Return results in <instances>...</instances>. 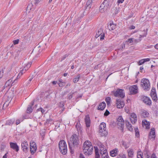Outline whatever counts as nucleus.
Wrapping results in <instances>:
<instances>
[{
  "label": "nucleus",
  "instance_id": "1",
  "mask_svg": "<svg viewBox=\"0 0 158 158\" xmlns=\"http://www.w3.org/2000/svg\"><path fill=\"white\" fill-rule=\"evenodd\" d=\"M83 152L85 155H91L93 151V147L90 141L84 142L83 146Z\"/></svg>",
  "mask_w": 158,
  "mask_h": 158
},
{
  "label": "nucleus",
  "instance_id": "2",
  "mask_svg": "<svg viewBox=\"0 0 158 158\" xmlns=\"http://www.w3.org/2000/svg\"><path fill=\"white\" fill-rule=\"evenodd\" d=\"M79 140L78 136L76 134L73 135L70 138V142H69V144L70 149L72 150L73 148H74L79 144Z\"/></svg>",
  "mask_w": 158,
  "mask_h": 158
},
{
  "label": "nucleus",
  "instance_id": "3",
  "mask_svg": "<svg viewBox=\"0 0 158 158\" xmlns=\"http://www.w3.org/2000/svg\"><path fill=\"white\" fill-rule=\"evenodd\" d=\"M140 85L142 88L145 91L149 90L151 87L149 81L146 78L142 79Z\"/></svg>",
  "mask_w": 158,
  "mask_h": 158
},
{
  "label": "nucleus",
  "instance_id": "4",
  "mask_svg": "<svg viewBox=\"0 0 158 158\" xmlns=\"http://www.w3.org/2000/svg\"><path fill=\"white\" fill-rule=\"evenodd\" d=\"M59 147L61 153L63 155L66 154L67 152V148L65 142L63 140H60L59 143Z\"/></svg>",
  "mask_w": 158,
  "mask_h": 158
},
{
  "label": "nucleus",
  "instance_id": "5",
  "mask_svg": "<svg viewBox=\"0 0 158 158\" xmlns=\"http://www.w3.org/2000/svg\"><path fill=\"white\" fill-rule=\"evenodd\" d=\"M99 132L102 136L107 135V132L106 131V124L105 123L103 122L100 124Z\"/></svg>",
  "mask_w": 158,
  "mask_h": 158
},
{
  "label": "nucleus",
  "instance_id": "6",
  "mask_svg": "<svg viewBox=\"0 0 158 158\" xmlns=\"http://www.w3.org/2000/svg\"><path fill=\"white\" fill-rule=\"evenodd\" d=\"M114 95L116 97H119L122 98L125 96V93L124 90L122 89H118L116 91H113Z\"/></svg>",
  "mask_w": 158,
  "mask_h": 158
},
{
  "label": "nucleus",
  "instance_id": "7",
  "mask_svg": "<svg viewBox=\"0 0 158 158\" xmlns=\"http://www.w3.org/2000/svg\"><path fill=\"white\" fill-rule=\"evenodd\" d=\"M30 146L31 154L33 155L37 149L36 144L35 142L31 141L30 142Z\"/></svg>",
  "mask_w": 158,
  "mask_h": 158
},
{
  "label": "nucleus",
  "instance_id": "8",
  "mask_svg": "<svg viewBox=\"0 0 158 158\" xmlns=\"http://www.w3.org/2000/svg\"><path fill=\"white\" fill-rule=\"evenodd\" d=\"M99 36H100L101 40L104 39L105 37L104 33L103 32V29L102 28L99 29L96 33L95 37L97 38Z\"/></svg>",
  "mask_w": 158,
  "mask_h": 158
},
{
  "label": "nucleus",
  "instance_id": "9",
  "mask_svg": "<svg viewBox=\"0 0 158 158\" xmlns=\"http://www.w3.org/2000/svg\"><path fill=\"white\" fill-rule=\"evenodd\" d=\"M129 91L130 94H135L138 92V88L136 85H133L130 87Z\"/></svg>",
  "mask_w": 158,
  "mask_h": 158
},
{
  "label": "nucleus",
  "instance_id": "10",
  "mask_svg": "<svg viewBox=\"0 0 158 158\" xmlns=\"http://www.w3.org/2000/svg\"><path fill=\"white\" fill-rule=\"evenodd\" d=\"M151 96L152 100L155 101L157 100V96L156 92V89L152 87L150 93Z\"/></svg>",
  "mask_w": 158,
  "mask_h": 158
},
{
  "label": "nucleus",
  "instance_id": "11",
  "mask_svg": "<svg viewBox=\"0 0 158 158\" xmlns=\"http://www.w3.org/2000/svg\"><path fill=\"white\" fill-rule=\"evenodd\" d=\"M22 150L25 152H27L28 150V145L27 141H24L21 143Z\"/></svg>",
  "mask_w": 158,
  "mask_h": 158
},
{
  "label": "nucleus",
  "instance_id": "12",
  "mask_svg": "<svg viewBox=\"0 0 158 158\" xmlns=\"http://www.w3.org/2000/svg\"><path fill=\"white\" fill-rule=\"evenodd\" d=\"M141 98L143 102L146 104L148 105H150L151 104V101L148 97L142 96Z\"/></svg>",
  "mask_w": 158,
  "mask_h": 158
},
{
  "label": "nucleus",
  "instance_id": "13",
  "mask_svg": "<svg viewBox=\"0 0 158 158\" xmlns=\"http://www.w3.org/2000/svg\"><path fill=\"white\" fill-rule=\"evenodd\" d=\"M130 120L132 124H134L137 121V116L136 114L134 113H131L130 114Z\"/></svg>",
  "mask_w": 158,
  "mask_h": 158
},
{
  "label": "nucleus",
  "instance_id": "14",
  "mask_svg": "<svg viewBox=\"0 0 158 158\" xmlns=\"http://www.w3.org/2000/svg\"><path fill=\"white\" fill-rule=\"evenodd\" d=\"M117 124L120 127H122L124 124V122L122 116H119L117 119Z\"/></svg>",
  "mask_w": 158,
  "mask_h": 158
},
{
  "label": "nucleus",
  "instance_id": "15",
  "mask_svg": "<svg viewBox=\"0 0 158 158\" xmlns=\"http://www.w3.org/2000/svg\"><path fill=\"white\" fill-rule=\"evenodd\" d=\"M116 102L117 106L118 108H121L124 107V103L122 100L117 99Z\"/></svg>",
  "mask_w": 158,
  "mask_h": 158
},
{
  "label": "nucleus",
  "instance_id": "16",
  "mask_svg": "<svg viewBox=\"0 0 158 158\" xmlns=\"http://www.w3.org/2000/svg\"><path fill=\"white\" fill-rule=\"evenodd\" d=\"M142 125L143 127H145L147 129H148L150 128V123L146 119L143 120Z\"/></svg>",
  "mask_w": 158,
  "mask_h": 158
},
{
  "label": "nucleus",
  "instance_id": "17",
  "mask_svg": "<svg viewBox=\"0 0 158 158\" xmlns=\"http://www.w3.org/2000/svg\"><path fill=\"white\" fill-rule=\"evenodd\" d=\"M10 148L16 152L19 150V147L16 143L10 142Z\"/></svg>",
  "mask_w": 158,
  "mask_h": 158
},
{
  "label": "nucleus",
  "instance_id": "18",
  "mask_svg": "<svg viewBox=\"0 0 158 158\" xmlns=\"http://www.w3.org/2000/svg\"><path fill=\"white\" fill-rule=\"evenodd\" d=\"M155 129L154 128H152L151 129V131H150L149 135V139H155Z\"/></svg>",
  "mask_w": 158,
  "mask_h": 158
},
{
  "label": "nucleus",
  "instance_id": "19",
  "mask_svg": "<svg viewBox=\"0 0 158 158\" xmlns=\"http://www.w3.org/2000/svg\"><path fill=\"white\" fill-rule=\"evenodd\" d=\"M142 32H143V33H140L139 34V39L138 40H135V41L136 42H139L141 40V39H140L142 37H144L146 36L147 35V32L145 30H144Z\"/></svg>",
  "mask_w": 158,
  "mask_h": 158
},
{
  "label": "nucleus",
  "instance_id": "20",
  "mask_svg": "<svg viewBox=\"0 0 158 158\" xmlns=\"http://www.w3.org/2000/svg\"><path fill=\"white\" fill-rule=\"evenodd\" d=\"M16 79H15L14 80V81H13L12 83V80L11 79L8 80L5 83V86L6 87H7L8 86H10L14 85L15 84H14V82H16Z\"/></svg>",
  "mask_w": 158,
  "mask_h": 158
},
{
  "label": "nucleus",
  "instance_id": "21",
  "mask_svg": "<svg viewBox=\"0 0 158 158\" xmlns=\"http://www.w3.org/2000/svg\"><path fill=\"white\" fill-rule=\"evenodd\" d=\"M85 121L87 127H89L90 124V120L89 116H86L85 118Z\"/></svg>",
  "mask_w": 158,
  "mask_h": 158
},
{
  "label": "nucleus",
  "instance_id": "22",
  "mask_svg": "<svg viewBox=\"0 0 158 158\" xmlns=\"http://www.w3.org/2000/svg\"><path fill=\"white\" fill-rule=\"evenodd\" d=\"M118 151L117 148H115L110 151V153L111 156L114 157L116 156L118 153Z\"/></svg>",
  "mask_w": 158,
  "mask_h": 158
},
{
  "label": "nucleus",
  "instance_id": "23",
  "mask_svg": "<svg viewBox=\"0 0 158 158\" xmlns=\"http://www.w3.org/2000/svg\"><path fill=\"white\" fill-rule=\"evenodd\" d=\"M142 117L144 118L148 117L149 116V113L146 110H142L141 111Z\"/></svg>",
  "mask_w": 158,
  "mask_h": 158
},
{
  "label": "nucleus",
  "instance_id": "24",
  "mask_svg": "<svg viewBox=\"0 0 158 158\" xmlns=\"http://www.w3.org/2000/svg\"><path fill=\"white\" fill-rule=\"evenodd\" d=\"M116 27V25L113 23V22H112L110 23L108 26L109 30L110 31H112L114 30Z\"/></svg>",
  "mask_w": 158,
  "mask_h": 158
},
{
  "label": "nucleus",
  "instance_id": "25",
  "mask_svg": "<svg viewBox=\"0 0 158 158\" xmlns=\"http://www.w3.org/2000/svg\"><path fill=\"white\" fill-rule=\"evenodd\" d=\"M106 104L104 102H103L99 104L98 107V110H103L106 107Z\"/></svg>",
  "mask_w": 158,
  "mask_h": 158
},
{
  "label": "nucleus",
  "instance_id": "26",
  "mask_svg": "<svg viewBox=\"0 0 158 158\" xmlns=\"http://www.w3.org/2000/svg\"><path fill=\"white\" fill-rule=\"evenodd\" d=\"M126 125L128 129L130 131H133V128L131 123L128 121H126Z\"/></svg>",
  "mask_w": 158,
  "mask_h": 158
},
{
  "label": "nucleus",
  "instance_id": "27",
  "mask_svg": "<svg viewBox=\"0 0 158 158\" xmlns=\"http://www.w3.org/2000/svg\"><path fill=\"white\" fill-rule=\"evenodd\" d=\"M100 152L102 158H108L106 150H104V151Z\"/></svg>",
  "mask_w": 158,
  "mask_h": 158
},
{
  "label": "nucleus",
  "instance_id": "28",
  "mask_svg": "<svg viewBox=\"0 0 158 158\" xmlns=\"http://www.w3.org/2000/svg\"><path fill=\"white\" fill-rule=\"evenodd\" d=\"M128 156L130 158H132L134 154L133 150L132 149H130L127 150Z\"/></svg>",
  "mask_w": 158,
  "mask_h": 158
},
{
  "label": "nucleus",
  "instance_id": "29",
  "mask_svg": "<svg viewBox=\"0 0 158 158\" xmlns=\"http://www.w3.org/2000/svg\"><path fill=\"white\" fill-rule=\"evenodd\" d=\"M31 64L32 63L30 62L29 63H28L26 65L24 68L22 69L24 70V71L23 72V73H24L25 71H27L28 69L31 67Z\"/></svg>",
  "mask_w": 158,
  "mask_h": 158
},
{
  "label": "nucleus",
  "instance_id": "30",
  "mask_svg": "<svg viewBox=\"0 0 158 158\" xmlns=\"http://www.w3.org/2000/svg\"><path fill=\"white\" fill-rule=\"evenodd\" d=\"M34 102L32 103L31 105H29L27 109V113H30L32 112V109L31 106L33 105Z\"/></svg>",
  "mask_w": 158,
  "mask_h": 158
},
{
  "label": "nucleus",
  "instance_id": "31",
  "mask_svg": "<svg viewBox=\"0 0 158 158\" xmlns=\"http://www.w3.org/2000/svg\"><path fill=\"white\" fill-rule=\"evenodd\" d=\"M14 121L15 120L14 119L7 120L6 121V125H11L13 124Z\"/></svg>",
  "mask_w": 158,
  "mask_h": 158
},
{
  "label": "nucleus",
  "instance_id": "32",
  "mask_svg": "<svg viewBox=\"0 0 158 158\" xmlns=\"http://www.w3.org/2000/svg\"><path fill=\"white\" fill-rule=\"evenodd\" d=\"M80 78V74H78L73 79V81L74 83H77L79 80Z\"/></svg>",
  "mask_w": 158,
  "mask_h": 158
},
{
  "label": "nucleus",
  "instance_id": "33",
  "mask_svg": "<svg viewBox=\"0 0 158 158\" xmlns=\"http://www.w3.org/2000/svg\"><path fill=\"white\" fill-rule=\"evenodd\" d=\"M95 153V158H100V155L98 152V150L97 147H94Z\"/></svg>",
  "mask_w": 158,
  "mask_h": 158
},
{
  "label": "nucleus",
  "instance_id": "34",
  "mask_svg": "<svg viewBox=\"0 0 158 158\" xmlns=\"http://www.w3.org/2000/svg\"><path fill=\"white\" fill-rule=\"evenodd\" d=\"M134 129L135 132V135L137 137H139V132L138 128H135Z\"/></svg>",
  "mask_w": 158,
  "mask_h": 158
},
{
  "label": "nucleus",
  "instance_id": "35",
  "mask_svg": "<svg viewBox=\"0 0 158 158\" xmlns=\"http://www.w3.org/2000/svg\"><path fill=\"white\" fill-rule=\"evenodd\" d=\"M137 158H143V155L142 152L141 151L137 152Z\"/></svg>",
  "mask_w": 158,
  "mask_h": 158
},
{
  "label": "nucleus",
  "instance_id": "36",
  "mask_svg": "<svg viewBox=\"0 0 158 158\" xmlns=\"http://www.w3.org/2000/svg\"><path fill=\"white\" fill-rule=\"evenodd\" d=\"M122 143L123 146L125 148V149H127L129 147L127 143L124 141H122Z\"/></svg>",
  "mask_w": 158,
  "mask_h": 158
},
{
  "label": "nucleus",
  "instance_id": "37",
  "mask_svg": "<svg viewBox=\"0 0 158 158\" xmlns=\"http://www.w3.org/2000/svg\"><path fill=\"white\" fill-rule=\"evenodd\" d=\"M24 71V70H21L20 73H19L18 76L17 77V78L16 79V80L17 79L19 78L20 77L23 75Z\"/></svg>",
  "mask_w": 158,
  "mask_h": 158
},
{
  "label": "nucleus",
  "instance_id": "38",
  "mask_svg": "<svg viewBox=\"0 0 158 158\" xmlns=\"http://www.w3.org/2000/svg\"><path fill=\"white\" fill-rule=\"evenodd\" d=\"M146 158H157L155 154H153L152 156H150L148 154H147L146 156Z\"/></svg>",
  "mask_w": 158,
  "mask_h": 158
},
{
  "label": "nucleus",
  "instance_id": "39",
  "mask_svg": "<svg viewBox=\"0 0 158 158\" xmlns=\"http://www.w3.org/2000/svg\"><path fill=\"white\" fill-rule=\"evenodd\" d=\"M104 4H102L99 7V10L100 11L101 13H103L104 11V10H103L104 8L103 7H104Z\"/></svg>",
  "mask_w": 158,
  "mask_h": 158
},
{
  "label": "nucleus",
  "instance_id": "40",
  "mask_svg": "<svg viewBox=\"0 0 158 158\" xmlns=\"http://www.w3.org/2000/svg\"><path fill=\"white\" fill-rule=\"evenodd\" d=\"M144 63V60L143 59L139 60L137 63L139 65H140Z\"/></svg>",
  "mask_w": 158,
  "mask_h": 158
},
{
  "label": "nucleus",
  "instance_id": "41",
  "mask_svg": "<svg viewBox=\"0 0 158 158\" xmlns=\"http://www.w3.org/2000/svg\"><path fill=\"white\" fill-rule=\"evenodd\" d=\"M117 158H126V157L124 154H120L117 156Z\"/></svg>",
  "mask_w": 158,
  "mask_h": 158
},
{
  "label": "nucleus",
  "instance_id": "42",
  "mask_svg": "<svg viewBox=\"0 0 158 158\" xmlns=\"http://www.w3.org/2000/svg\"><path fill=\"white\" fill-rule=\"evenodd\" d=\"M105 101L107 103V104H109L110 103V98L109 97L106 98L105 99Z\"/></svg>",
  "mask_w": 158,
  "mask_h": 158
},
{
  "label": "nucleus",
  "instance_id": "43",
  "mask_svg": "<svg viewBox=\"0 0 158 158\" xmlns=\"http://www.w3.org/2000/svg\"><path fill=\"white\" fill-rule=\"evenodd\" d=\"M9 104V102H8L6 101L3 104V108H6V107L8 106Z\"/></svg>",
  "mask_w": 158,
  "mask_h": 158
},
{
  "label": "nucleus",
  "instance_id": "44",
  "mask_svg": "<svg viewBox=\"0 0 158 158\" xmlns=\"http://www.w3.org/2000/svg\"><path fill=\"white\" fill-rule=\"evenodd\" d=\"M133 38H130L128 39L126 41V42H129V43H131L133 42Z\"/></svg>",
  "mask_w": 158,
  "mask_h": 158
},
{
  "label": "nucleus",
  "instance_id": "45",
  "mask_svg": "<svg viewBox=\"0 0 158 158\" xmlns=\"http://www.w3.org/2000/svg\"><path fill=\"white\" fill-rule=\"evenodd\" d=\"M19 39H17L16 40H15L13 41V44H16L19 43Z\"/></svg>",
  "mask_w": 158,
  "mask_h": 158
},
{
  "label": "nucleus",
  "instance_id": "46",
  "mask_svg": "<svg viewBox=\"0 0 158 158\" xmlns=\"http://www.w3.org/2000/svg\"><path fill=\"white\" fill-rule=\"evenodd\" d=\"M98 145L99 146V148H104V146L103 144H102L101 143H98Z\"/></svg>",
  "mask_w": 158,
  "mask_h": 158
},
{
  "label": "nucleus",
  "instance_id": "47",
  "mask_svg": "<svg viewBox=\"0 0 158 158\" xmlns=\"http://www.w3.org/2000/svg\"><path fill=\"white\" fill-rule=\"evenodd\" d=\"M3 75V71L2 70V71H0V79L2 78Z\"/></svg>",
  "mask_w": 158,
  "mask_h": 158
},
{
  "label": "nucleus",
  "instance_id": "48",
  "mask_svg": "<svg viewBox=\"0 0 158 158\" xmlns=\"http://www.w3.org/2000/svg\"><path fill=\"white\" fill-rule=\"evenodd\" d=\"M109 114V112L107 110H106V112L104 113V115L105 116H107Z\"/></svg>",
  "mask_w": 158,
  "mask_h": 158
},
{
  "label": "nucleus",
  "instance_id": "49",
  "mask_svg": "<svg viewBox=\"0 0 158 158\" xmlns=\"http://www.w3.org/2000/svg\"><path fill=\"white\" fill-rule=\"evenodd\" d=\"M68 56L67 54L64 55L62 57L61 60H63L65 59V58Z\"/></svg>",
  "mask_w": 158,
  "mask_h": 158
},
{
  "label": "nucleus",
  "instance_id": "50",
  "mask_svg": "<svg viewBox=\"0 0 158 158\" xmlns=\"http://www.w3.org/2000/svg\"><path fill=\"white\" fill-rule=\"evenodd\" d=\"M124 0H118L117 1V3H118V4L119 3H122L124 1Z\"/></svg>",
  "mask_w": 158,
  "mask_h": 158
},
{
  "label": "nucleus",
  "instance_id": "51",
  "mask_svg": "<svg viewBox=\"0 0 158 158\" xmlns=\"http://www.w3.org/2000/svg\"><path fill=\"white\" fill-rule=\"evenodd\" d=\"M143 60H144V63L145 62L149 61L150 60V59L149 58H146V59H143Z\"/></svg>",
  "mask_w": 158,
  "mask_h": 158
},
{
  "label": "nucleus",
  "instance_id": "52",
  "mask_svg": "<svg viewBox=\"0 0 158 158\" xmlns=\"http://www.w3.org/2000/svg\"><path fill=\"white\" fill-rule=\"evenodd\" d=\"M20 121L19 119L17 120L16 121V125L19 124L20 123Z\"/></svg>",
  "mask_w": 158,
  "mask_h": 158
},
{
  "label": "nucleus",
  "instance_id": "53",
  "mask_svg": "<svg viewBox=\"0 0 158 158\" xmlns=\"http://www.w3.org/2000/svg\"><path fill=\"white\" fill-rule=\"evenodd\" d=\"M59 82L60 83H62L63 84H65V82L63 81V80L62 79L59 80Z\"/></svg>",
  "mask_w": 158,
  "mask_h": 158
},
{
  "label": "nucleus",
  "instance_id": "54",
  "mask_svg": "<svg viewBox=\"0 0 158 158\" xmlns=\"http://www.w3.org/2000/svg\"><path fill=\"white\" fill-rule=\"evenodd\" d=\"M100 152L104 151V150H106V149H105L104 148H100Z\"/></svg>",
  "mask_w": 158,
  "mask_h": 158
},
{
  "label": "nucleus",
  "instance_id": "55",
  "mask_svg": "<svg viewBox=\"0 0 158 158\" xmlns=\"http://www.w3.org/2000/svg\"><path fill=\"white\" fill-rule=\"evenodd\" d=\"M135 28V26H133V25H132V26H131L130 27V29H134Z\"/></svg>",
  "mask_w": 158,
  "mask_h": 158
},
{
  "label": "nucleus",
  "instance_id": "56",
  "mask_svg": "<svg viewBox=\"0 0 158 158\" xmlns=\"http://www.w3.org/2000/svg\"><path fill=\"white\" fill-rule=\"evenodd\" d=\"M90 3H91L90 2L88 1L87 2L86 5H87V6H89Z\"/></svg>",
  "mask_w": 158,
  "mask_h": 158
},
{
  "label": "nucleus",
  "instance_id": "57",
  "mask_svg": "<svg viewBox=\"0 0 158 158\" xmlns=\"http://www.w3.org/2000/svg\"><path fill=\"white\" fill-rule=\"evenodd\" d=\"M79 158H85L83 154H81L80 155Z\"/></svg>",
  "mask_w": 158,
  "mask_h": 158
},
{
  "label": "nucleus",
  "instance_id": "58",
  "mask_svg": "<svg viewBox=\"0 0 158 158\" xmlns=\"http://www.w3.org/2000/svg\"><path fill=\"white\" fill-rule=\"evenodd\" d=\"M65 84H63L62 83H59V86L60 87H62L63 86V85H64Z\"/></svg>",
  "mask_w": 158,
  "mask_h": 158
},
{
  "label": "nucleus",
  "instance_id": "59",
  "mask_svg": "<svg viewBox=\"0 0 158 158\" xmlns=\"http://www.w3.org/2000/svg\"><path fill=\"white\" fill-rule=\"evenodd\" d=\"M154 48H155L158 49V44H156Z\"/></svg>",
  "mask_w": 158,
  "mask_h": 158
},
{
  "label": "nucleus",
  "instance_id": "60",
  "mask_svg": "<svg viewBox=\"0 0 158 158\" xmlns=\"http://www.w3.org/2000/svg\"><path fill=\"white\" fill-rule=\"evenodd\" d=\"M52 83L53 85H55L57 83V81H52Z\"/></svg>",
  "mask_w": 158,
  "mask_h": 158
},
{
  "label": "nucleus",
  "instance_id": "61",
  "mask_svg": "<svg viewBox=\"0 0 158 158\" xmlns=\"http://www.w3.org/2000/svg\"><path fill=\"white\" fill-rule=\"evenodd\" d=\"M7 153H6L4 155V156H3V158H7Z\"/></svg>",
  "mask_w": 158,
  "mask_h": 158
},
{
  "label": "nucleus",
  "instance_id": "62",
  "mask_svg": "<svg viewBox=\"0 0 158 158\" xmlns=\"http://www.w3.org/2000/svg\"><path fill=\"white\" fill-rule=\"evenodd\" d=\"M41 0H35V3H38L40 2Z\"/></svg>",
  "mask_w": 158,
  "mask_h": 158
},
{
  "label": "nucleus",
  "instance_id": "63",
  "mask_svg": "<svg viewBox=\"0 0 158 158\" xmlns=\"http://www.w3.org/2000/svg\"><path fill=\"white\" fill-rule=\"evenodd\" d=\"M71 85V84L70 83H68L65 86V88H67L68 86H70Z\"/></svg>",
  "mask_w": 158,
  "mask_h": 158
},
{
  "label": "nucleus",
  "instance_id": "64",
  "mask_svg": "<svg viewBox=\"0 0 158 158\" xmlns=\"http://www.w3.org/2000/svg\"><path fill=\"white\" fill-rule=\"evenodd\" d=\"M42 109L43 108H40L38 109L37 110L38 111H40L41 112L42 110Z\"/></svg>",
  "mask_w": 158,
  "mask_h": 158
}]
</instances>
